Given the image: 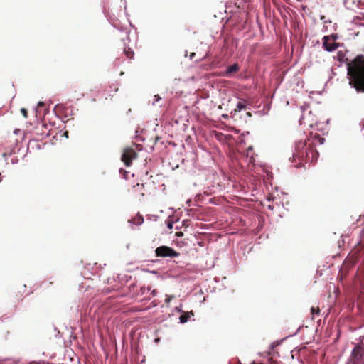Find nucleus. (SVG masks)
<instances>
[{"instance_id":"17","label":"nucleus","mask_w":364,"mask_h":364,"mask_svg":"<svg viewBox=\"0 0 364 364\" xmlns=\"http://www.w3.org/2000/svg\"><path fill=\"white\" fill-rule=\"evenodd\" d=\"M151 294L154 296L156 294V289L152 290Z\"/></svg>"},{"instance_id":"19","label":"nucleus","mask_w":364,"mask_h":364,"mask_svg":"<svg viewBox=\"0 0 364 364\" xmlns=\"http://www.w3.org/2000/svg\"><path fill=\"white\" fill-rule=\"evenodd\" d=\"M195 55V53H192L191 55H190V58L191 59H192L193 58V56Z\"/></svg>"},{"instance_id":"7","label":"nucleus","mask_w":364,"mask_h":364,"mask_svg":"<svg viewBox=\"0 0 364 364\" xmlns=\"http://www.w3.org/2000/svg\"><path fill=\"white\" fill-rule=\"evenodd\" d=\"M144 184L143 183H136V185L133 186L131 189H129V192L136 198H141L144 196V193L143 192L144 190Z\"/></svg>"},{"instance_id":"25","label":"nucleus","mask_w":364,"mask_h":364,"mask_svg":"<svg viewBox=\"0 0 364 364\" xmlns=\"http://www.w3.org/2000/svg\"><path fill=\"white\" fill-rule=\"evenodd\" d=\"M155 97H156V99H160V97L157 95H155Z\"/></svg>"},{"instance_id":"12","label":"nucleus","mask_w":364,"mask_h":364,"mask_svg":"<svg viewBox=\"0 0 364 364\" xmlns=\"http://www.w3.org/2000/svg\"><path fill=\"white\" fill-rule=\"evenodd\" d=\"M246 109V106L245 105V104L242 102H238L236 107L235 108L234 111L232 112V113H233L234 114H236L237 112H240L242 109Z\"/></svg>"},{"instance_id":"15","label":"nucleus","mask_w":364,"mask_h":364,"mask_svg":"<svg viewBox=\"0 0 364 364\" xmlns=\"http://www.w3.org/2000/svg\"><path fill=\"white\" fill-rule=\"evenodd\" d=\"M324 141H325V139L324 138H322V137H320L318 135V141L319 142V144H322L324 143Z\"/></svg>"},{"instance_id":"21","label":"nucleus","mask_w":364,"mask_h":364,"mask_svg":"<svg viewBox=\"0 0 364 364\" xmlns=\"http://www.w3.org/2000/svg\"><path fill=\"white\" fill-rule=\"evenodd\" d=\"M246 114H247V115H248L250 117L251 116V114L250 112H247Z\"/></svg>"},{"instance_id":"24","label":"nucleus","mask_w":364,"mask_h":364,"mask_svg":"<svg viewBox=\"0 0 364 364\" xmlns=\"http://www.w3.org/2000/svg\"><path fill=\"white\" fill-rule=\"evenodd\" d=\"M155 97H156V99H160V97L157 95H155Z\"/></svg>"},{"instance_id":"4","label":"nucleus","mask_w":364,"mask_h":364,"mask_svg":"<svg viewBox=\"0 0 364 364\" xmlns=\"http://www.w3.org/2000/svg\"><path fill=\"white\" fill-rule=\"evenodd\" d=\"M137 156L138 154L134 149L127 147L124 149L121 159L126 166H130L132 161L136 159Z\"/></svg>"},{"instance_id":"11","label":"nucleus","mask_w":364,"mask_h":364,"mask_svg":"<svg viewBox=\"0 0 364 364\" xmlns=\"http://www.w3.org/2000/svg\"><path fill=\"white\" fill-rule=\"evenodd\" d=\"M190 315H192L193 316V311H190V312H187V313H184L182 315H181L179 319H180V321L181 323H186L188 321V320L190 318Z\"/></svg>"},{"instance_id":"3","label":"nucleus","mask_w":364,"mask_h":364,"mask_svg":"<svg viewBox=\"0 0 364 364\" xmlns=\"http://www.w3.org/2000/svg\"><path fill=\"white\" fill-rule=\"evenodd\" d=\"M156 257H177L179 256V252L174 250L173 248L162 245L155 250Z\"/></svg>"},{"instance_id":"14","label":"nucleus","mask_w":364,"mask_h":364,"mask_svg":"<svg viewBox=\"0 0 364 364\" xmlns=\"http://www.w3.org/2000/svg\"><path fill=\"white\" fill-rule=\"evenodd\" d=\"M21 112L25 118L28 117V112L25 108H21Z\"/></svg>"},{"instance_id":"8","label":"nucleus","mask_w":364,"mask_h":364,"mask_svg":"<svg viewBox=\"0 0 364 364\" xmlns=\"http://www.w3.org/2000/svg\"><path fill=\"white\" fill-rule=\"evenodd\" d=\"M308 151H309V149L306 147V144L304 143L299 142L296 145V153L294 154V156L304 158L306 155V157H309Z\"/></svg>"},{"instance_id":"16","label":"nucleus","mask_w":364,"mask_h":364,"mask_svg":"<svg viewBox=\"0 0 364 364\" xmlns=\"http://www.w3.org/2000/svg\"><path fill=\"white\" fill-rule=\"evenodd\" d=\"M173 296H168L166 299V303H169L170 301L172 299Z\"/></svg>"},{"instance_id":"9","label":"nucleus","mask_w":364,"mask_h":364,"mask_svg":"<svg viewBox=\"0 0 364 364\" xmlns=\"http://www.w3.org/2000/svg\"><path fill=\"white\" fill-rule=\"evenodd\" d=\"M240 70V67L237 63H234L227 68L225 75L230 76L233 73H237Z\"/></svg>"},{"instance_id":"5","label":"nucleus","mask_w":364,"mask_h":364,"mask_svg":"<svg viewBox=\"0 0 364 364\" xmlns=\"http://www.w3.org/2000/svg\"><path fill=\"white\" fill-rule=\"evenodd\" d=\"M357 257L352 256L351 257L347 258L344 262L342 268L341 269L338 274V277L341 280H343L346 277L347 274L350 268L356 263Z\"/></svg>"},{"instance_id":"18","label":"nucleus","mask_w":364,"mask_h":364,"mask_svg":"<svg viewBox=\"0 0 364 364\" xmlns=\"http://www.w3.org/2000/svg\"><path fill=\"white\" fill-rule=\"evenodd\" d=\"M168 227L171 229L173 228V225L171 223H168Z\"/></svg>"},{"instance_id":"6","label":"nucleus","mask_w":364,"mask_h":364,"mask_svg":"<svg viewBox=\"0 0 364 364\" xmlns=\"http://www.w3.org/2000/svg\"><path fill=\"white\" fill-rule=\"evenodd\" d=\"M336 37L333 36H326L323 38V46L326 50L331 52L337 49L338 43L335 42Z\"/></svg>"},{"instance_id":"13","label":"nucleus","mask_w":364,"mask_h":364,"mask_svg":"<svg viewBox=\"0 0 364 364\" xmlns=\"http://www.w3.org/2000/svg\"><path fill=\"white\" fill-rule=\"evenodd\" d=\"M311 313L313 316L318 315L320 313V309L318 307H311Z\"/></svg>"},{"instance_id":"2","label":"nucleus","mask_w":364,"mask_h":364,"mask_svg":"<svg viewBox=\"0 0 364 364\" xmlns=\"http://www.w3.org/2000/svg\"><path fill=\"white\" fill-rule=\"evenodd\" d=\"M350 364H364V343L356 346L351 353Z\"/></svg>"},{"instance_id":"10","label":"nucleus","mask_w":364,"mask_h":364,"mask_svg":"<svg viewBox=\"0 0 364 364\" xmlns=\"http://www.w3.org/2000/svg\"><path fill=\"white\" fill-rule=\"evenodd\" d=\"M123 51L128 59L132 60L134 58V53L130 48L124 46L123 48Z\"/></svg>"},{"instance_id":"1","label":"nucleus","mask_w":364,"mask_h":364,"mask_svg":"<svg viewBox=\"0 0 364 364\" xmlns=\"http://www.w3.org/2000/svg\"><path fill=\"white\" fill-rule=\"evenodd\" d=\"M347 65L350 85L357 92H364V55H357Z\"/></svg>"},{"instance_id":"20","label":"nucleus","mask_w":364,"mask_h":364,"mask_svg":"<svg viewBox=\"0 0 364 364\" xmlns=\"http://www.w3.org/2000/svg\"><path fill=\"white\" fill-rule=\"evenodd\" d=\"M309 152L312 154V157H313L315 154L314 151L312 150V151H309Z\"/></svg>"},{"instance_id":"23","label":"nucleus","mask_w":364,"mask_h":364,"mask_svg":"<svg viewBox=\"0 0 364 364\" xmlns=\"http://www.w3.org/2000/svg\"><path fill=\"white\" fill-rule=\"evenodd\" d=\"M155 97H156V99H160V97L157 95H155Z\"/></svg>"},{"instance_id":"22","label":"nucleus","mask_w":364,"mask_h":364,"mask_svg":"<svg viewBox=\"0 0 364 364\" xmlns=\"http://www.w3.org/2000/svg\"><path fill=\"white\" fill-rule=\"evenodd\" d=\"M155 97H156V99H160V97L157 95H155Z\"/></svg>"}]
</instances>
